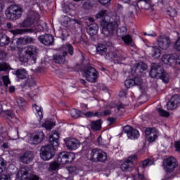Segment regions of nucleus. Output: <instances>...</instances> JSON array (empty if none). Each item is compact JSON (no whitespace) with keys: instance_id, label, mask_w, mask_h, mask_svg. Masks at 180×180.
<instances>
[{"instance_id":"f257e3e1","label":"nucleus","mask_w":180,"mask_h":180,"mask_svg":"<svg viewBox=\"0 0 180 180\" xmlns=\"http://www.w3.org/2000/svg\"><path fill=\"white\" fill-rule=\"evenodd\" d=\"M60 135L56 131H52V135L49 137L50 145H46L41 148L40 156L44 161L51 160L56 155V148L58 146Z\"/></svg>"},{"instance_id":"f03ea898","label":"nucleus","mask_w":180,"mask_h":180,"mask_svg":"<svg viewBox=\"0 0 180 180\" xmlns=\"http://www.w3.org/2000/svg\"><path fill=\"white\" fill-rule=\"evenodd\" d=\"M116 15V21L109 22L103 20L101 22V33L105 37H113V36L117 33V27L119 26L117 22H119V20H124V15H123L122 13L117 12Z\"/></svg>"},{"instance_id":"7ed1b4c3","label":"nucleus","mask_w":180,"mask_h":180,"mask_svg":"<svg viewBox=\"0 0 180 180\" xmlns=\"http://www.w3.org/2000/svg\"><path fill=\"white\" fill-rule=\"evenodd\" d=\"M151 78H160L165 84L169 82V74L164 71V68L157 63H153L150 71Z\"/></svg>"},{"instance_id":"20e7f679","label":"nucleus","mask_w":180,"mask_h":180,"mask_svg":"<svg viewBox=\"0 0 180 180\" xmlns=\"http://www.w3.org/2000/svg\"><path fill=\"white\" fill-rule=\"evenodd\" d=\"M23 14V8L18 5L10 6L5 11V15L9 20H18Z\"/></svg>"},{"instance_id":"39448f33","label":"nucleus","mask_w":180,"mask_h":180,"mask_svg":"<svg viewBox=\"0 0 180 180\" xmlns=\"http://www.w3.org/2000/svg\"><path fill=\"white\" fill-rule=\"evenodd\" d=\"M75 160V154L69 152H60L58 154L57 162L60 165L71 164Z\"/></svg>"},{"instance_id":"423d86ee","label":"nucleus","mask_w":180,"mask_h":180,"mask_svg":"<svg viewBox=\"0 0 180 180\" xmlns=\"http://www.w3.org/2000/svg\"><path fill=\"white\" fill-rule=\"evenodd\" d=\"M177 166L178 164L176 163V160H175L174 157H169L164 161L163 167L165 171L167 172L165 176L167 180L169 179V177L168 176L169 174H171Z\"/></svg>"},{"instance_id":"0eeeda50","label":"nucleus","mask_w":180,"mask_h":180,"mask_svg":"<svg viewBox=\"0 0 180 180\" xmlns=\"http://www.w3.org/2000/svg\"><path fill=\"white\" fill-rule=\"evenodd\" d=\"M82 75L89 82H96L98 71L96 68L89 66L83 70Z\"/></svg>"},{"instance_id":"6e6552de","label":"nucleus","mask_w":180,"mask_h":180,"mask_svg":"<svg viewBox=\"0 0 180 180\" xmlns=\"http://www.w3.org/2000/svg\"><path fill=\"white\" fill-rule=\"evenodd\" d=\"M22 53H24L27 57L32 58L34 63L37 60V54H39V49L34 45L27 46L21 49Z\"/></svg>"},{"instance_id":"1a4fd4ad","label":"nucleus","mask_w":180,"mask_h":180,"mask_svg":"<svg viewBox=\"0 0 180 180\" xmlns=\"http://www.w3.org/2000/svg\"><path fill=\"white\" fill-rule=\"evenodd\" d=\"M22 180H39L40 178L36 174H32V171L28 167L21 168L20 172Z\"/></svg>"},{"instance_id":"9d476101","label":"nucleus","mask_w":180,"mask_h":180,"mask_svg":"<svg viewBox=\"0 0 180 180\" xmlns=\"http://www.w3.org/2000/svg\"><path fill=\"white\" fill-rule=\"evenodd\" d=\"M41 30H43V26L39 25L34 28L12 30L10 32L14 36H17L18 34H26V33H37V32H41Z\"/></svg>"},{"instance_id":"9b49d317","label":"nucleus","mask_w":180,"mask_h":180,"mask_svg":"<svg viewBox=\"0 0 180 180\" xmlns=\"http://www.w3.org/2000/svg\"><path fill=\"white\" fill-rule=\"evenodd\" d=\"M137 160V155H133L129 156L126 160L122 164L121 169L122 171H130L131 169V165L133 162Z\"/></svg>"},{"instance_id":"f8f14e48","label":"nucleus","mask_w":180,"mask_h":180,"mask_svg":"<svg viewBox=\"0 0 180 180\" xmlns=\"http://www.w3.org/2000/svg\"><path fill=\"white\" fill-rule=\"evenodd\" d=\"M106 60H114L115 61H123V60H126V56H124V53L117 52V53L110 51L105 55Z\"/></svg>"},{"instance_id":"ddd939ff","label":"nucleus","mask_w":180,"mask_h":180,"mask_svg":"<svg viewBox=\"0 0 180 180\" xmlns=\"http://www.w3.org/2000/svg\"><path fill=\"white\" fill-rule=\"evenodd\" d=\"M124 131L127 135V137L131 139V140H135V139H139V137H140V133L139 131L131 128V127L129 125L124 127Z\"/></svg>"},{"instance_id":"4468645a","label":"nucleus","mask_w":180,"mask_h":180,"mask_svg":"<svg viewBox=\"0 0 180 180\" xmlns=\"http://www.w3.org/2000/svg\"><path fill=\"white\" fill-rule=\"evenodd\" d=\"M38 40L44 46H51L54 43V37L50 34H46L39 36Z\"/></svg>"},{"instance_id":"2eb2a0df","label":"nucleus","mask_w":180,"mask_h":180,"mask_svg":"<svg viewBox=\"0 0 180 180\" xmlns=\"http://www.w3.org/2000/svg\"><path fill=\"white\" fill-rule=\"evenodd\" d=\"M158 44L162 50H167L171 44V40H169L168 37L160 36L158 37Z\"/></svg>"},{"instance_id":"dca6fc26","label":"nucleus","mask_w":180,"mask_h":180,"mask_svg":"<svg viewBox=\"0 0 180 180\" xmlns=\"http://www.w3.org/2000/svg\"><path fill=\"white\" fill-rule=\"evenodd\" d=\"M43 140H44V133L43 131H39L31 136L30 139V143L40 144Z\"/></svg>"},{"instance_id":"f3484780","label":"nucleus","mask_w":180,"mask_h":180,"mask_svg":"<svg viewBox=\"0 0 180 180\" xmlns=\"http://www.w3.org/2000/svg\"><path fill=\"white\" fill-rule=\"evenodd\" d=\"M65 146L68 150H77L79 147V141L74 138L65 139Z\"/></svg>"},{"instance_id":"a211bd4d","label":"nucleus","mask_w":180,"mask_h":180,"mask_svg":"<svg viewBox=\"0 0 180 180\" xmlns=\"http://www.w3.org/2000/svg\"><path fill=\"white\" fill-rule=\"evenodd\" d=\"M36 16H39V15L36 13H31L30 17H28L26 20L20 23V27H30V26L34 23Z\"/></svg>"},{"instance_id":"6ab92c4d","label":"nucleus","mask_w":180,"mask_h":180,"mask_svg":"<svg viewBox=\"0 0 180 180\" xmlns=\"http://www.w3.org/2000/svg\"><path fill=\"white\" fill-rule=\"evenodd\" d=\"M33 158H34V155L30 151H27L20 155V161L23 164H30L33 161Z\"/></svg>"},{"instance_id":"aec40b11","label":"nucleus","mask_w":180,"mask_h":180,"mask_svg":"<svg viewBox=\"0 0 180 180\" xmlns=\"http://www.w3.org/2000/svg\"><path fill=\"white\" fill-rule=\"evenodd\" d=\"M162 61L166 65H175L176 63V59H175V57L171 56V55H165L162 58Z\"/></svg>"},{"instance_id":"412c9836","label":"nucleus","mask_w":180,"mask_h":180,"mask_svg":"<svg viewBox=\"0 0 180 180\" xmlns=\"http://www.w3.org/2000/svg\"><path fill=\"white\" fill-rule=\"evenodd\" d=\"M61 51H63V53L64 54V56H67L68 53L70 56H73L74 47H72V45L70 44H66L61 47Z\"/></svg>"},{"instance_id":"4be33fe9","label":"nucleus","mask_w":180,"mask_h":180,"mask_svg":"<svg viewBox=\"0 0 180 180\" xmlns=\"http://www.w3.org/2000/svg\"><path fill=\"white\" fill-rule=\"evenodd\" d=\"M91 130L94 131H98V130H101L102 127V120H98L96 121H91L89 124Z\"/></svg>"},{"instance_id":"5701e85b","label":"nucleus","mask_w":180,"mask_h":180,"mask_svg":"<svg viewBox=\"0 0 180 180\" xmlns=\"http://www.w3.org/2000/svg\"><path fill=\"white\" fill-rule=\"evenodd\" d=\"M15 75L18 79H26L29 77L27 71L25 69H18L16 70Z\"/></svg>"},{"instance_id":"b1692460","label":"nucleus","mask_w":180,"mask_h":180,"mask_svg":"<svg viewBox=\"0 0 180 180\" xmlns=\"http://www.w3.org/2000/svg\"><path fill=\"white\" fill-rule=\"evenodd\" d=\"M86 30L90 36H95L98 33V25L96 23H91L88 26Z\"/></svg>"},{"instance_id":"393cba45","label":"nucleus","mask_w":180,"mask_h":180,"mask_svg":"<svg viewBox=\"0 0 180 180\" xmlns=\"http://www.w3.org/2000/svg\"><path fill=\"white\" fill-rule=\"evenodd\" d=\"M65 56L63 53L61 54L53 55V60L56 64H64L65 63Z\"/></svg>"},{"instance_id":"a878e982","label":"nucleus","mask_w":180,"mask_h":180,"mask_svg":"<svg viewBox=\"0 0 180 180\" xmlns=\"http://www.w3.org/2000/svg\"><path fill=\"white\" fill-rule=\"evenodd\" d=\"M15 105L19 107L20 109H25V108H26V105H27V102H26L25 98L18 97L15 100Z\"/></svg>"},{"instance_id":"bb28decb","label":"nucleus","mask_w":180,"mask_h":180,"mask_svg":"<svg viewBox=\"0 0 180 180\" xmlns=\"http://www.w3.org/2000/svg\"><path fill=\"white\" fill-rule=\"evenodd\" d=\"M6 44H9V37L5 35L4 33L0 32V46L1 47H4V46H6Z\"/></svg>"},{"instance_id":"cd10ccee","label":"nucleus","mask_w":180,"mask_h":180,"mask_svg":"<svg viewBox=\"0 0 180 180\" xmlns=\"http://www.w3.org/2000/svg\"><path fill=\"white\" fill-rule=\"evenodd\" d=\"M106 160H108V155L103 150H101L98 156L96 157L95 161H97V162H105Z\"/></svg>"},{"instance_id":"c85d7f7f","label":"nucleus","mask_w":180,"mask_h":180,"mask_svg":"<svg viewBox=\"0 0 180 180\" xmlns=\"http://www.w3.org/2000/svg\"><path fill=\"white\" fill-rule=\"evenodd\" d=\"M84 116H86V117H103V114L102 112H94L92 111H89L85 112Z\"/></svg>"},{"instance_id":"c756f323","label":"nucleus","mask_w":180,"mask_h":180,"mask_svg":"<svg viewBox=\"0 0 180 180\" xmlns=\"http://www.w3.org/2000/svg\"><path fill=\"white\" fill-rule=\"evenodd\" d=\"M122 41L127 44V46H133L131 44L133 43V38L130 34L122 35L121 37Z\"/></svg>"},{"instance_id":"7c9ffc66","label":"nucleus","mask_w":180,"mask_h":180,"mask_svg":"<svg viewBox=\"0 0 180 180\" xmlns=\"http://www.w3.org/2000/svg\"><path fill=\"white\" fill-rule=\"evenodd\" d=\"M70 115L72 117H82V116H85V113L75 108L71 110Z\"/></svg>"},{"instance_id":"2f4dec72","label":"nucleus","mask_w":180,"mask_h":180,"mask_svg":"<svg viewBox=\"0 0 180 180\" xmlns=\"http://www.w3.org/2000/svg\"><path fill=\"white\" fill-rule=\"evenodd\" d=\"M144 5V6H141V8L143 9H148L151 6V0H139L137 6L139 5Z\"/></svg>"},{"instance_id":"473e14b6","label":"nucleus","mask_w":180,"mask_h":180,"mask_svg":"<svg viewBox=\"0 0 180 180\" xmlns=\"http://www.w3.org/2000/svg\"><path fill=\"white\" fill-rule=\"evenodd\" d=\"M152 57L153 58H160L161 57V49L157 46H152Z\"/></svg>"},{"instance_id":"72a5a7b5","label":"nucleus","mask_w":180,"mask_h":180,"mask_svg":"<svg viewBox=\"0 0 180 180\" xmlns=\"http://www.w3.org/2000/svg\"><path fill=\"white\" fill-rule=\"evenodd\" d=\"M102 150L99 148H94L91 150V161H95L96 160V157H98L100 154Z\"/></svg>"},{"instance_id":"f704fd0d","label":"nucleus","mask_w":180,"mask_h":180,"mask_svg":"<svg viewBox=\"0 0 180 180\" xmlns=\"http://www.w3.org/2000/svg\"><path fill=\"white\" fill-rule=\"evenodd\" d=\"M43 127H45L46 130H51L54 126H56V123L52 121H46L43 124Z\"/></svg>"},{"instance_id":"c9c22d12","label":"nucleus","mask_w":180,"mask_h":180,"mask_svg":"<svg viewBox=\"0 0 180 180\" xmlns=\"http://www.w3.org/2000/svg\"><path fill=\"white\" fill-rule=\"evenodd\" d=\"M154 164V161L150 159H146L144 161L141 162V167L142 168H146V167H150Z\"/></svg>"},{"instance_id":"e433bc0d","label":"nucleus","mask_w":180,"mask_h":180,"mask_svg":"<svg viewBox=\"0 0 180 180\" xmlns=\"http://www.w3.org/2000/svg\"><path fill=\"white\" fill-rule=\"evenodd\" d=\"M96 50L99 54H103L105 51H108V48L106 47V45H103L102 44H98V46L96 48Z\"/></svg>"},{"instance_id":"4c0bfd02","label":"nucleus","mask_w":180,"mask_h":180,"mask_svg":"<svg viewBox=\"0 0 180 180\" xmlns=\"http://www.w3.org/2000/svg\"><path fill=\"white\" fill-rule=\"evenodd\" d=\"M105 16H108V10H101L96 14V19H101V18H105Z\"/></svg>"},{"instance_id":"58836bf2","label":"nucleus","mask_w":180,"mask_h":180,"mask_svg":"<svg viewBox=\"0 0 180 180\" xmlns=\"http://www.w3.org/2000/svg\"><path fill=\"white\" fill-rule=\"evenodd\" d=\"M61 165L60 164H58V162L56 160L55 162H52L49 165V169L51 171H57L58 169V167Z\"/></svg>"},{"instance_id":"ea45409f","label":"nucleus","mask_w":180,"mask_h":180,"mask_svg":"<svg viewBox=\"0 0 180 180\" xmlns=\"http://www.w3.org/2000/svg\"><path fill=\"white\" fill-rule=\"evenodd\" d=\"M170 101L178 108V104L180 103V96L175 94L171 98Z\"/></svg>"},{"instance_id":"a19ab883","label":"nucleus","mask_w":180,"mask_h":180,"mask_svg":"<svg viewBox=\"0 0 180 180\" xmlns=\"http://www.w3.org/2000/svg\"><path fill=\"white\" fill-rule=\"evenodd\" d=\"M6 168V161L4 160V158H0V175L2 174V172L5 171V169Z\"/></svg>"},{"instance_id":"79ce46f5","label":"nucleus","mask_w":180,"mask_h":180,"mask_svg":"<svg viewBox=\"0 0 180 180\" xmlns=\"http://www.w3.org/2000/svg\"><path fill=\"white\" fill-rule=\"evenodd\" d=\"M134 85H136V82L133 79H128L124 82V86L127 89L131 88V86H134Z\"/></svg>"},{"instance_id":"37998d69","label":"nucleus","mask_w":180,"mask_h":180,"mask_svg":"<svg viewBox=\"0 0 180 180\" xmlns=\"http://www.w3.org/2000/svg\"><path fill=\"white\" fill-rule=\"evenodd\" d=\"M4 118L8 120H12V119H15V115L12 112V111H6L4 113Z\"/></svg>"},{"instance_id":"c03bdc74","label":"nucleus","mask_w":180,"mask_h":180,"mask_svg":"<svg viewBox=\"0 0 180 180\" xmlns=\"http://www.w3.org/2000/svg\"><path fill=\"white\" fill-rule=\"evenodd\" d=\"M68 171L70 174H74L75 175H77V174H79L81 170L77 169V167H70L68 168Z\"/></svg>"},{"instance_id":"a18cd8bd","label":"nucleus","mask_w":180,"mask_h":180,"mask_svg":"<svg viewBox=\"0 0 180 180\" xmlns=\"http://www.w3.org/2000/svg\"><path fill=\"white\" fill-rule=\"evenodd\" d=\"M60 22L63 26H65L68 23V22H71V18H70V17L68 16L63 15L60 19Z\"/></svg>"},{"instance_id":"49530a36","label":"nucleus","mask_w":180,"mask_h":180,"mask_svg":"<svg viewBox=\"0 0 180 180\" xmlns=\"http://www.w3.org/2000/svg\"><path fill=\"white\" fill-rule=\"evenodd\" d=\"M32 109L33 110H35V112H37V113H38L39 116H43V112H41L43 109L41 108V107L34 104L32 105Z\"/></svg>"},{"instance_id":"de8ad7c7","label":"nucleus","mask_w":180,"mask_h":180,"mask_svg":"<svg viewBox=\"0 0 180 180\" xmlns=\"http://www.w3.org/2000/svg\"><path fill=\"white\" fill-rule=\"evenodd\" d=\"M145 133H146V136H153V134H154V133H158V131L155 129L146 128L145 130Z\"/></svg>"},{"instance_id":"09e8293b","label":"nucleus","mask_w":180,"mask_h":180,"mask_svg":"<svg viewBox=\"0 0 180 180\" xmlns=\"http://www.w3.org/2000/svg\"><path fill=\"white\" fill-rule=\"evenodd\" d=\"M34 85V79L33 78H28L24 83V86H33Z\"/></svg>"},{"instance_id":"8fccbe9b","label":"nucleus","mask_w":180,"mask_h":180,"mask_svg":"<svg viewBox=\"0 0 180 180\" xmlns=\"http://www.w3.org/2000/svg\"><path fill=\"white\" fill-rule=\"evenodd\" d=\"M167 15L172 18H175V16H176V10H175V8H169L167 9Z\"/></svg>"},{"instance_id":"3c124183","label":"nucleus","mask_w":180,"mask_h":180,"mask_svg":"<svg viewBox=\"0 0 180 180\" xmlns=\"http://www.w3.org/2000/svg\"><path fill=\"white\" fill-rule=\"evenodd\" d=\"M158 112L160 116H162L163 117H168V116H169V112H167L166 110H165L163 109L158 108Z\"/></svg>"},{"instance_id":"603ef678","label":"nucleus","mask_w":180,"mask_h":180,"mask_svg":"<svg viewBox=\"0 0 180 180\" xmlns=\"http://www.w3.org/2000/svg\"><path fill=\"white\" fill-rule=\"evenodd\" d=\"M158 137V132H154L153 135H150L148 137V141H149V143H154V141L157 140Z\"/></svg>"},{"instance_id":"864d4df0","label":"nucleus","mask_w":180,"mask_h":180,"mask_svg":"<svg viewBox=\"0 0 180 180\" xmlns=\"http://www.w3.org/2000/svg\"><path fill=\"white\" fill-rule=\"evenodd\" d=\"M167 110H174L176 109L175 104L170 100L166 105Z\"/></svg>"},{"instance_id":"5fc2aeb1","label":"nucleus","mask_w":180,"mask_h":180,"mask_svg":"<svg viewBox=\"0 0 180 180\" xmlns=\"http://www.w3.org/2000/svg\"><path fill=\"white\" fill-rule=\"evenodd\" d=\"M25 44H34L36 39L32 37H25Z\"/></svg>"},{"instance_id":"6e6d98bb","label":"nucleus","mask_w":180,"mask_h":180,"mask_svg":"<svg viewBox=\"0 0 180 180\" xmlns=\"http://www.w3.org/2000/svg\"><path fill=\"white\" fill-rule=\"evenodd\" d=\"M137 70H142L143 71H146L147 70V64L144 62H139L137 65Z\"/></svg>"},{"instance_id":"4d7b16f0","label":"nucleus","mask_w":180,"mask_h":180,"mask_svg":"<svg viewBox=\"0 0 180 180\" xmlns=\"http://www.w3.org/2000/svg\"><path fill=\"white\" fill-rule=\"evenodd\" d=\"M8 70H9V65L6 63H0V71H8Z\"/></svg>"},{"instance_id":"13d9d810","label":"nucleus","mask_w":180,"mask_h":180,"mask_svg":"<svg viewBox=\"0 0 180 180\" xmlns=\"http://www.w3.org/2000/svg\"><path fill=\"white\" fill-rule=\"evenodd\" d=\"M25 37H20L16 41L17 46H25L26 45L25 41Z\"/></svg>"},{"instance_id":"bf43d9fd","label":"nucleus","mask_w":180,"mask_h":180,"mask_svg":"<svg viewBox=\"0 0 180 180\" xmlns=\"http://www.w3.org/2000/svg\"><path fill=\"white\" fill-rule=\"evenodd\" d=\"M11 139H13V140H18V139H19V131L17 128L14 129V134L11 133Z\"/></svg>"},{"instance_id":"052dcab7","label":"nucleus","mask_w":180,"mask_h":180,"mask_svg":"<svg viewBox=\"0 0 180 180\" xmlns=\"http://www.w3.org/2000/svg\"><path fill=\"white\" fill-rule=\"evenodd\" d=\"M174 49L176 51H180V37L177 39L174 44Z\"/></svg>"},{"instance_id":"680f3d73","label":"nucleus","mask_w":180,"mask_h":180,"mask_svg":"<svg viewBox=\"0 0 180 180\" xmlns=\"http://www.w3.org/2000/svg\"><path fill=\"white\" fill-rule=\"evenodd\" d=\"M2 79L6 86H8V85L11 84V80H9V77L8 76H3Z\"/></svg>"},{"instance_id":"e2e57ef3","label":"nucleus","mask_w":180,"mask_h":180,"mask_svg":"<svg viewBox=\"0 0 180 180\" xmlns=\"http://www.w3.org/2000/svg\"><path fill=\"white\" fill-rule=\"evenodd\" d=\"M133 79L135 82V85H141V84H143V79H141V77H137Z\"/></svg>"},{"instance_id":"0e129e2a","label":"nucleus","mask_w":180,"mask_h":180,"mask_svg":"<svg viewBox=\"0 0 180 180\" xmlns=\"http://www.w3.org/2000/svg\"><path fill=\"white\" fill-rule=\"evenodd\" d=\"M0 180H11V176L9 174L0 175Z\"/></svg>"},{"instance_id":"69168bd1","label":"nucleus","mask_w":180,"mask_h":180,"mask_svg":"<svg viewBox=\"0 0 180 180\" xmlns=\"http://www.w3.org/2000/svg\"><path fill=\"white\" fill-rule=\"evenodd\" d=\"M144 36H149L150 37H157V33L155 32H152L150 33L144 32L143 33Z\"/></svg>"},{"instance_id":"338daca9","label":"nucleus","mask_w":180,"mask_h":180,"mask_svg":"<svg viewBox=\"0 0 180 180\" xmlns=\"http://www.w3.org/2000/svg\"><path fill=\"white\" fill-rule=\"evenodd\" d=\"M5 58H6V53L3 51H0V60H5Z\"/></svg>"},{"instance_id":"774afa93","label":"nucleus","mask_w":180,"mask_h":180,"mask_svg":"<svg viewBox=\"0 0 180 180\" xmlns=\"http://www.w3.org/2000/svg\"><path fill=\"white\" fill-rule=\"evenodd\" d=\"M176 151H180V141H176L174 144Z\"/></svg>"}]
</instances>
